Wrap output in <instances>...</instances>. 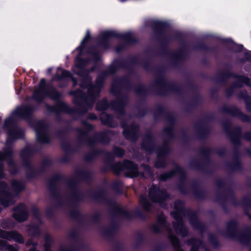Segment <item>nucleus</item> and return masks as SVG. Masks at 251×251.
I'll use <instances>...</instances> for the list:
<instances>
[{
  "label": "nucleus",
  "instance_id": "21",
  "mask_svg": "<svg viewBox=\"0 0 251 251\" xmlns=\"http://www.w3.org/2000/svg\"><path fill=\"white\" fill-rule=\"evenodd\" d=\"M44 247H45V251H50V244L48 242H47L45 244Z\"/></svg>",
  "mask_w": 251,
  "mask_h": 251
},
{
  "label": "nucleus",
  "instance_id": "12",
  "mask_svg": "<svg viewBox=\"0 0 251 251\" xmlns=\"http://www.w3.org/2000/svg\"><path fill=\"white\" fill-rule=\"evenodd\" d=\"M11 186L12 189L16 191V192H19L24 188V185L21 182L16 180L12 181Z\"/></svg>",
  "mask_w": 251,
  "mask_h": 251
},
{
  "label": "nucleus",
  "instance_id": "11",
  "mask_svg": "<svg viewBox=\"0 0 251 251\" xmlns=\"http://www.w3.org/2000/svg\"><path fill=\"white\" fill-rule=\"evenodd\" d=\"M36 132L38 140L43 143L48 142V137L45 133L40 131L39 130H37Z\"/></svg>",
  "mask_w": 251,
  "mask_h": 251
},
{
  "label": "nucleus",
  "instance_id": "30",
  "mask_svg": "<svg viewBox=\"0 0 251 251\" xmlns=\"http://www.w3.org/2000/svg\"><path fill=\"white\" fill-rule=\"evenodd\" d=\"M199 242H199V241H196L195 244H196V245H197L198 244H199Z\"/></svg>",
  "mask_w": 251,
  "mask_h": 251
},
{
  "label": "nucleus",
  "instance_id": "3",
  "mask_svg": "<svg viewBox=\"0 0 251 251\" xmlns=\"http://www.w3.org/2000/svg\"><path fill=\"white\" fill-rule=\"evenodd\" d=\"M0 237L8 240H14L20 243L24 242L22 235L15 231L6 232L0 229Z\"/></svg>",
  "mask_w": 251,
  "mask_h": 251
},
{
  "label": "nucleus",
  "instance_id": "5",
  "mask_svg": "<svg viewBox=\"0 0 251 251\" xmlns=\"http://www.w3.org/2000/svg\"><path fill=\"white\" fill-rule=\"evenodd\" d=\"M26 211L25 206L21 204L15 208L13 216L16 220L20 222L24 221L27 218Z\"/></svg>",
  "mask_w": 251,
  "mask_h": 251
},
{
  "label": "nucleus",
  "instance_id": "29",
  "mask_svg": "<svg viewBox=\"0 0 251 251\" xmlns=\"http://www.w3.org/2000/svg\"><path fill=\"white\" fill-rule=\"evenodd\" d=\"M165 176H166V177H165V178H166L169 177L170 176H169V175H168L167 174L165 175ZM163 178V179H165V178Z\"/></svg>",
  "mask_w": 251,
  "mask_h": 251
},
{
  "label": "nucleus",
  "instance_id": "27",
  "mask_svg": "<svg viewBox=\"0 0 251 251\" xmlns=\"http://www.w3.org/2000/svg\"><path fill=\"white\" fill-rule=\"evenodd\" d=\"M90 53L92 54V55L94 58H97V54L96 53H95L94 52H90Z\"/></svg>",
  "mask_w": 251,
  "mask_h": 251
},
{
  "label": "nucleus",
  "instance_id": "1",
  "mask_svg": "<svg viewBox=\"0 0 251 251\" xmlns=\"http://www.w3.org/2000/svg\"><path fill=\"white\" fill-rule=\"evenodd\" d=\"M90 37V33L89 31H87L85 38L81 42L80 46L77 48V50L79 51V54L77 56V58L75 61V65L73 68V71L75 73L79 75H81V71L83 70L84 65L86 63V61L81 60L79 58L82 54L84 45L88 41Z\"/></svg>",
  "mask_w": 251,
  "mask_h": 251
},
{
  "label": "nucleus",
  "instance_id": "8",
  "mask_svg": "<svg viewBox=\"0 0 251 251\" xmlns=\"http://www.w3.org/2000/svg\"><path fill=\"white\" fill-rule=\"evenodd\" d=\"M46 84L45 80H41L39 84V90L35 91L34 93V98L37 101H40L43 96L46 95L44 87Z\"/></svg>",
  "mask_w": 251,
  "mask_h": 251
},
{
  "label": "nucleus",
  "instance_id": "35",
  "mask_svg": "<svg viewBox=\"0 0 251 251\" xmlns=\"http://www.w3.org/2000/svg\"><path fill=\"white\" fill-rule=\"evenodd\" d=\"M27 245H30V243H29V242H28V243H27Z\"/></svg>",
  "mask_w": 251,
  "mask_h": 251
},
{
  "label": "nucleus",
  "instance_id": "23",
  "mask_svg": "<svg viewBox=\"0 0 251 251\" xmlns=\"http://www.w3.org/2000/svg\"><path fill=\"white\" fill-rule=\"evenodd\" d=\"M176 251H183L181 249H178L177 250H176ZM191 251H198V248L197 247H196V246H194L191 250Z\"/></svg>",
  "mask_w": 251,
  "mask_h": 251
},
{
  "label": "nucleus",
  "instance_id": "15",
  "mask_svg": "<svg viewBox=\"0 0 251 251\" xmlns=\"http://www.w3.org/2000/svg\"><path fill=\"white\" fill-rule=\"evenodd\" d=\"M140 202L143 207L147 210L149 209L150 203L144 197H141L140 198Z\"/></svg>",
  "mask_w": 251,
  "mask_h": 251
},
{
  "label": "nucleus",
  "instance_id": "14",
  "mask_svg": "<svg viewBox=\"0 0 251 251\" xmlns=\"http://www.w3.org/2000/svg\"><path fill=\"white\" fill-rule=\"evenodd\" d=\"M57 75H62V77H71V74L69 72L58 68L57 72Z\"/></svg>",
  "mask_w": 251,
  "mask_h": 251
},
{
  "label": "nucleus",
  "instance_id": "18",
  "mask_svg": "<svg viewBox=\"0 0 251 251\" xmlns=\"http://www.w3.org/2000/svg\"><path fill=\"white\" fill-rule=\"evenodd\" d=\"M10 155L5 152H2L0 151V161L7 159Z\"/></svg>",
  "mask_w": 251,
  "mask_h": 251
},
{
  "label": "nucleus",
  "instance_id": "13",
  "mask_svg": "<svg viewBox=\"0 0 251 251\" xmlns=\"http://www.w3.org/2000/svg\"><path fill=\"white\" fill-rule=\"evenodd\" d=\"M169 235L170 239L174 246L176 248L178 247V241L177 238L176 236L172 235L170 231L169 232Z\"/></svg>",
  "mask_w": 251,
  "mask_h": 251
},
{
  "label": "nucleus",
  "instance_id": "25",
  "mask_svg": "<svg viewBox=\"0 0 251 251\" xmlns=\"http://www.w3.org/2000/svg\"><path fill=\"white\" fill-rule=\"evenodd\" d=\"M29 231L30 232V233H32V230H33V231H34V230H35V231H37V230H38V228H37V227H34V226H31V227L29 228Z\"/></svg>",
  "mask_w": 251,
  "mask_h": 251
},
{
  "label": "nucleus",
  "instance_id": "20",
  "mask_svg": "<svg viewBox=\"0 0 251 251\" xmlns=\"http://www.w3.org/2000/svg\"><path fill=\"white\" fill-rule=\"evenodd\" d=\"M239 80L240 81H242L243 83L246 85H249V79L247 77L245 76H241L239 78Z\"/></svg>",
  "mask_w": 251,
  "mask_h": 251
},
{
  "label": "nucleus",
  "instance_id": "31",
  "mask_svg": "<svg viewBox=\"0 0 251 251\" xmlns=\"http://www.w3.org/2000/svg\"><path fill=\"white\" fill-rule=\"evenodd\" d=\"M146 170L149 172H150V169L149 168H147Z\"/></svg>",
  "mask_w": 251,
  "mask_h": 251
},
{
  "label": "nucleus",
  "instance_id": "33",
  "mask_svg": "<svg viewBox=\"0 0 251 251\" xmlns=\"http://www.w3.org/2000/svg\"><path fill=\"white\" fill-rule=\"evenodd\" d=\"M134 132V130H133V129H132V130H131V133H133Z\"/></svg>",
  "mask_w": 251,
  "mask_h": 251
},
{
  "label": "nucleus",
  "instance_id": "19",
  "mask_svg": "<svg viewBox=\"0 0 251 251\" xmlns=\"http://www.w3.org/2000/svg\"><path fill=\"white\" fill-rule=\"evenodd\" d=\"M115 153L118 156H122L124 155V151L122 149L120 148H117L115 150Z\"/></svg>",
  "mask_w": 251,
  "mask_h": 251
},
{
  "label": "nucleus",
  "instance_id": "16",
  "mask_svg": "<svg viewBox=\"0 0 251 251\" xmlns=\"http://www.w3.org/2000/svg\"><path fill=\"white\" fill-rule=\"evenodd\" d=\"M113 33L111 31H106L101 33V38L102 40L106 39L107 38L113 36Z\"/></svg>",
  "mask_w": 251,
  "mask_h": 251
},
{
  "label": "nucleus",
  "instance_id": "26",
  "mask_svg": "<svg viewBox=\"0 0 251 251\" xmlns=\"http://www.w3.org/2000/svg\"><path fill=\"white\" fill-rule=\"evenodd\" d=\"M247 59L249 61H251V54L250 53H248L246 55Z\"/></svg>",
  "mask_w": 251,
  "mask_h": 251
},
{
  "label": "nucleus",
  "instance_id": "2",
  "mask_svg": "<svg viewBox=\"0 0 251 251\" xmlns=\"http://www.w3.org/2000/svg\"><path fill=\"white\" fill-rule=\"evenodd\" d=\"M149 197L152 201L160 203L166 197V195L164 192L159 190L157 187L153 186L150 189Z\"/></svg>",
  "mask_w": 251,
  "mask_h": 251
},
{
  "label": "nucleus",
  "instance_id": "6",
  "mask_svg": "<svg viewBox=\"0 0 251 251\" xmlns=\"http://www.w3.org/2000/svg\"><path fill=\"white\" fill-rule=\"evenodd\" d=\"M7 185L3 182H0V200L1 203L5 206H7L13 203L12 201H6L5 198L9 199L10 196L8 194L7 190Z\"/></svg>",
  "mask_w": 251,
  "mask_h": 251
},
{
  "label": "nucleus",
  "instance_id": "9",
  "mask_svg": "<svg viewBox=\"0 0 251 251\" xmlns=\"http://www.w3.org/2000/svg\"><path fill=\"white\" fill-rule=\"evenodd\" d=\"M30 109L26 106H23L17 108L14 112L15 116L24 118L30 112Z\"/></svg>",
  "mask_w": 251,
  "mask_h": 251
},
{
  "label": "nucleus",
  "instance_id": "32",
  "mask_svg": "<svg viewBox=\"0 0 251 251\" xmlns=\"http://www.w3.org/2000/svg\"><path fill=\"white\" fill-rule=\"evenodd\" d=\"M154 230H155V231H157L158 230V229H156V227H154Z\"/></svg>",
  "mask_w": 251,
  "mask_h": 251
},
{
  "label": "nucleus",
  "instance_id": "7",
  "mask_svg": "<svg viewBox=\"0 0 251 251\" xmlns=\"http://www.w3.org/2000/svg\"><path fill=\"white\" fill-rule=\"evenodd\" d=\"M173 214L177 221V224L175 223L174 225L176 232L182 236H185L187 233L186 228L184 226L181 221L175 216V213H173Z\"/></svg>",
  "mask_w": 251,
  "mask_h": 251
},
{
  "label": "nucleus",
  "instance_id": "34",
  "mask_svg": "<svg viewBox=\"0 0 251 251\" xmlns=\"http://www.w3.org/2000/svg\"><path fill=\"white\" fill-rule=\"evenodd\" d=\"M242 46H239V49L241 50V48H242Z\"/></svg>",
  "mask_w": 251,
  "mask_h": 251
},
{
  "label": "nucleus",
  "instance_id": "10",
  "mask_svg": "<svg viewBox=\"0 0 251 251\" xmlns=\"http://www.w3.org/2000/svg\"><path fill=\"white\" fill-rule=\"evenodd\" d=\"M0 247L4 251H17V249L9 245L5 241L2 240H0Z\"/></svg>",
  "mask_w": 251,
  "mask_h": 251
},
{
  "label": "nucleus",
  "instance_id": "4",
  "mask_svg": "<svg viewBox=\"0 0 251 251\" xmlns=\"http://www.w3.org/2000/svg\"><path fill=\"white\" fill-rule=\"evenodd\" d=\"M119 165L120 166V170H127L130 176L133 177L138 175L137 167L132 162L126 161L122 165L121 164H119Z\"/></svg>",
  "mask_w": 251,
  "mask_h": 251
},
{
  "label": "nucleus",
  "instance_id": "24",
  "mask_svg": "<svg viewBox=\"0 0 251 251\" xmlns=\"http://www.w3.org/2000/svg\"><path fill=\"white\" fill-rule=\"evenodd\" d=\"M3 168H2V166L0 165V178L3 177Z\"/></svg>",
  "mask_w": 251,
  "mask_h": 251
},
{
  "label": "nucleus",
  "instance_id": "28",
  "mask_svg": "<svg viewBox=\"0 0 251 251\" xmlns=\"http://www.w3.org/2000/svg\"><path fill=\"white\" fill-rule=\"evenodd\" d=\"M163 219L162 218L161 220H160L159 224H163Z\"/></svg>",
  "mask_w": 251,
  "mask_h": 251
},
{
  "label": "nucleus",
  "instance_id": "17",
  "mask_svg": "<svg viewBox=\"0 0 251 251\" xmlns=\"http://www.w3.org/2000/svg\"><path fill=\"white\" fill-rule=\"evenodd\" d=\"M95 91L97 94L98 93V89L97 86L90 87L88 88V93L90 96H93V92Z\"/></svg>",
  "mask_w": 251,
  "mask_h": 251
},
{
  "label": "nucleus",
  "instance_id": "22",
  "mask_svg": "<svg viewBox=\"0 0 251 251\" xmlns=\"http://www.w3.org/2000/svg\"><path fill=\"white\" fill-rule=\"evenodd\" d=\"M123 132L126 138H129V134L130 131L127 129H124Z\"/></svg>",
  "mask_w": 251,
  "mask_h": 251
}]
</instances>
